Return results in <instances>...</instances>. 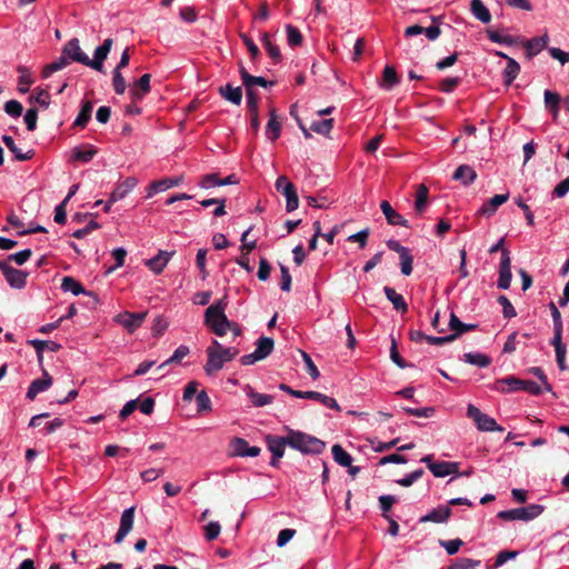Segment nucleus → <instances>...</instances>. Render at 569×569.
Segmentation results:
<instances>
[{"instance_id":"1","label":"nucleus","mask_w":569,"mask_h":569,"mask_svg":"<svg viewBox=\"0 0 569 569\" xmlns=\"http://www.w3.org/2000/svg\"><path fill=\"white\" fill-rule=\"evenodd\" d=\"M239 353L234 347L226 348L218 340H212L207 348V362L204 371L208 376H212L223 368L226 362L233 360Z\"/></svg>"},{"instance_id":"2","label":"nucleus","mask_w":569,"mask_h":569,"mask_svg":"<svg viewBox=\"0 0 569 569\" xmlns=\"http://www.w3.org/2000/svg\"><path fill=\"white\" fill-rule=\"evenodd\" d=\"M226 308V300L219 299L204 311V325L218 337H223L231 328V321L224 312Z\"/></svg>"},{"instance_id":"3","label":"nucleus","mask_w":569,"mask_h":569,"mask_svg":"<svg viewBox=\"0 0 569 569\" xmlns=\"http://www.w3.org/2000/svg\"><path fill=\"white\" fill-rule=\"evenodd\" d=\"M288 446L303 455H320L326 443L321 439L296 430H289L287 435Z\"/></svg>"},{"instance_id":"4","label":"nucleus","mask_w":569,"mask_h":569,"mask_svg":"<svg viewBox=\"0 0 569 569\" xmlns=\"http://www.w3.org/2000/svg\"><path fill=\"white\" fill-rule=\"evenodd\" d=\"M436 478H445L447 476H462L459 472L460 463L457 461H435L432 455H427L420 459ZM468 475V472H463Z\"/></svg>"},{"instance_id":"5","label":"nucleus","mask_w":569,"mask_h":569,"mask_svg":"<svg viewBox=\"0 0 569 569\" xmlns=\"http://www.w3.org/2000/svg\"><path fill=\"white\" fill-rule=\"evenodd\" d=\"M545 510V507L538 503L526 507L499 511L497 517L505 521L522 520L530 521L538 518Z\"/></svg>"},{"instance_id":"6","label":"nucleus","mask_w":569,"mask_h":569,"mask_svg":"<svg viewBox=\"0 0 569 569\" xmlns=\"http://www.w3.org/2000/svg\"><path fill=\"white\" fill-rule=\"evenodd\" d=\"M467 417L475 422L479 431H503V428L499 426L492 417L481 412V410L472 403H469L467 407Z\"/></svg>"},{"instance_id":"7","label":"nucleus","mask_w":569,"mask_h":569,"mask_svg":"<svg viewBox=\"0 0 569 569\" xmlns=\"http://www.w3.org/2000/svg\"><path fill=\"white\" fill-rule=\"evenodd\" d=\"M387 247L397 252L400 259L401 273L410 276L412 273L413 256L408 247L402 246L398 240L389 239L386 242Z\"/></svg>"},{"instance_id":"8","label":"nucleus","mask_w":569,"mask_h":569,"mask_svg":"<svg viewBox=\"0 0 569 569\" xmlns=\"http://www.w3.org/2000/svg\"><path fill=\"white\" fill-rule=\"evenodd\" d=\"M0 271L11 288L23 289L26 287L28 272L11 267L6 260H0Z\"/></svg>"},{"instance_id":"9","label":"nucleus","mask_w":569,"mask_h":569,"mask_svg":"<svg viewBox=\"0 0 569 569\" xmlns=\"http://www.w3.org/2000/svg\"><path fill=\"white\" fill-rule=\"evenodd\" d=\"M148 312H130L123 311L113 317L117 325L122 326L129 333H133L139 329L146 320Z\"/></svg>"},{"instance_id":"10","label":"nucleus","mask_w":569,"mask_h":569,"mask_svg":"<svg viewBox=\"0 0 569 569\" xmlns=\"http://www.w3.org/2000/svg\"><path fill=\"white\" fill-rule=\"evenodd\" d=\"M498 281L497 287L502 290H508L511 284L512 273H511V257L510 251L508 249L502 250V256L500 258L499 269H498Z\"/></svg>"},{"instance_id":"11","label":"nucleus","mask_w":569,"mask_h":569,"mask_svg":"<svg viewBox=\"0 0 569 569\" xmlns=\"http://www.w3.org/2000/svg\"><path fill=\"white\" fill-rule=\"evenodd\" d=\"M281 183H284V187L282 189V194L286 197V210L288 212H292L299 206V199H298L296 187L284 176H281L277 179V181H276L277 190L281 189Z\"/></svg>"},{"instance_id":"12","label":"nucleus","mask_w":569,"mask_h":569,"mask_svg":"<svg viewBox=\"0 0 569 569\" xmlns=\"http://www.w3.org/2000/svg\"><path fill=\"white\" fill-rule=\"evenodd\" d=\"M287 441H288L287 436L286 437H277V436L268 435L266 437V442H267L268 449L272 453V457L270 460L271 467L277 468L279 466V461L284 455L286 446H288Z\"/></svg>"},{"instance_id":"13","label":"nucleus","mask_w":569,"mask_h":569,"mask_svg":"<svg viewBox=\"0 0 569 569\" xmlns=\"http://www.w3.org/2000/svg\"><path fill=\"white\" fill-rule=\"evenodd\" d=\"M231 455L234 457H258L261 449L258 446H250L249 442L240 437H234L230 441Z\"/></svg>"},{"instance_id":"14","label":"nucleus","mask_w":569,"mask_h":569,"mask_svg":"<svg viewBox=\"0 0 569 569\" xmlns=\"http://www.w3.org/2000/svg\"><path fill=\"white\" fill-rule=\"evenodd\" d=\"M62 52L70 62H78L87 66L89 57L81 50L78 38L70 39L62 48Z\"/></svg>"},{"instance_id":"15","label":"nucleus","mask_w":569,"mask_h":569,"mask_svg":"<svg viewBox=\"0 0 569 569\" xmlns=\"http://www.w3.org/2000/svg\"><path fill=\"white\" fill-rule=\"evenodd\" d=\"M112 39L108 38L103 41L102 44L98 46L93 53V59L89 58V61H87V67H90L99 72L103 70V61L107 59L111 47H112Z\"/></svg>"},{"instance_id":"16","label":"nucleus","mask_w":569,"mask_h":569,"mask_svg":"<svg viewBox=\"0 0 569 569\" xmlns=\"http://www.w3.org/2000/svg\"><path fill=\"white\" fill-rule=\"evenodd\" d=\"M182 176L154 180L148 186L146 198L150 199L156 193L163 192L173 187H178L182 183Z\"/></svg>"},{"instance_id":"17","label":"nucleus","mask_w":569,"mask_h":569,"mask_svg":"<svg viewBox=\"0 0 569 569\" xmlns=\"http://www.w3.org/2000/svg\"><path fill=\"white\" fill-rule=\"evenodd\" d=\"M134 520V507L127 508L122 511L120 518V526L114 536V543H120L131 531Z\"/></svg>"},{"instance_id":"18","label":"nucleus","mask_w":569,"mask_h":569,"mask_svg":"<svg viewBox=\"0 0 569 569\" xmlns=\"http://www.w3.org/2000/svg\"><path fill=\"white\" fill-rule=\"evenodd\" d=\"M452 510L449 506L440 505L431 509L428 513L419 519V522L446 523L451 517Z\"/></svg>"},{"instance_id":"19","label":"nucleus","mask_w":569,"mask_h":569,"mask_svg":"<svg viewBox=\"0 0 569 569\" xmlns=\"http://www.w3.org/2000/svg\"><path fill=\"white\" fill-rule=\"evenodd\" d=\"M137 184L138 179L134 177H128L123 181L118 182L113 191L110 193L109 202L122 200L137 187Z\"/></svg>"},{"instance_id":"20","label":"nucleus","mask_w":569,"mask_h":569,"mask_svg":"<svg viewBox=\"0 0 569 569\" xmlns=\"http://www.w3.org/2000/svg\"><path fill=\"white\" fill-rule=\"evenodd\" d=\"M52 385V378L48 371L43 370L42 378L33 380L26 393L27 399L34 400L36 397L43 391H47Z\"/></svg>"},{"instance_id":"21","label":"nucleus","mask_w":569,"mask_h":569,"mask_svg":"<svg viewBox=\"0 0 569 569\" xmlns=\"http://www.w3.org/2000/svg\"><path fill=\"white\" fill-rule=\"evenodd\" d=\"M522 379H519L515 376H508L495 381L492 390L508 393L519 391L521 389Z\"/></svg>"},{"instance_id":"22","label":"nucleus","mask_w":569,"mask_h":569,"mask_svg":"<svg viewBox=\"0 0 569 569\" xmlns=\"http://www.w3.org/2000/svg\"><path fill=\"white\" fill-rule=\"evenodd\" d=\"M380 209L389 224L406 228L410 227L408 220L397 212L387 200L381 201Z\"/></svg>"},{"instance_id":"23","label":"nucleus","mask_w":569,"mask_h":569,"mask_svg":"<svg viewBox=\"0 0 569 569\" xmlns=\"http://www.w3.org/2000/svg\"><path fill=\"white\" fill-rule=\"evenodd\" d=\"M150 78L149 73H144L133 83L130 90L132 100H142L150 92Z\"/></svg>"},{"instance_id":"24","label":"nucleus","mask_w":569,"mask_h":569,"mask_svg":"<svg viewBox=\"0 0 569 569\" xmlns=\"http://www.w3.org/2000/svg\"><path fill=\"white\" fill-rule=\"evenodd\" d=\"M98 153V149L92 144L77 146L72 150L71 159L82 163L90 162L93 157Z\"/></svg>"},{"instance_id":"25","label":"nucleus","mask_w":569,"mask_h":569,"mask_svg":"<svg viewBox=\"0 0 569 569\" xmlns=\"http://www.w3.org/2000/svg\"><path fill=\"white\" fill-rule=\"evenodd\" d=\"M549 36L547 33L527 40V42L525 43L527 57L531 58L540 53L543 49L547 48Z\"/></svg>"},{"instance_id":"26","label":"nucleus","mask_w":569,"mask_h":569,"mask_svg":"<svg viewBox=\"0 0 569 569\" xmlns=\"http://www.w3.org/2000/svg\"><path fill=\"white\" fill-rule=\"evenodd\" d=\"M282 124L278 119L276 109L269 111V120L266 127V137L270 141H276L281 134Z\"/></svg>"},{"instance_id":"27","label":"nucleus","mask_w":569,"mask_h":569,"mask_svg":"<svg viewBox=\"0 0 569 569\" xmlns=\"http://www.w3.org/2000/svg\"><path fill=\"white\" fill-rule=\"evenodd\" d=\"M509 199V193L505 194H495L490 199H488L479 209V213L482 216H492L497 209Z\"/></svg>"},{"instance_id":"28","label":"nucleus","mask_w":569,"mask_h":569,"mask_svg":"<svg viewBox=\"0 0 569 569\" xmlns=\"http://www.w3.org/2000/svg\"><path fill=\"white\" fill-rule=\"evenodd\" d=\"M29 345H31L37 352V358L39 362H42L43 360V351L49 350L51 352H58L61 349V345L52 341V340H39V339H32L29 340Z\"/></svg>"},{"instance_id":"29","label":"nucleus","mask_w":569,"mask_h":569,"mask_svg":"<svg viewBox=\"0 0 569 569\" xmlns=\"http://www.w3.org/2000/svg\"><path fill=\"white\" fill-rule=\"evenodd\" d=\"M301 399H311V400L320 402L322 406H325L327 408L335 409L337 411L341 410L339 403L337 402V400L335 398L329 397V396L323 395L318 391H311V390L303 391Z\"/></svg>"},{"instance_id":"30","label":"nucleus","mask_w":569,"mask_h":569,"mask_svg":"<svg viewBox=\"0 0 569 569\" xmlns=\"http://www.w3.org/2000/svg\"><path fill=\"white\" fill-rule=\"evenodd\" d=\"M172 254H173L172 252L160 250L157 256H154L148 260L147 266L154 273L159 274L163 271V269L170 261V258L172 257Z\"/></svg>"},{"instance_id":"31","label":"nucleus","mask_w":569,"mask_h":569,"mask_svg":"<svg viewBox=\"0 0 569 569\" xmlns=\"http://www.w3.org/2000/svg\"><path fill=\"white\" fill-rule=\"evenodd\" d=\"M2 141L6 144V147L9 149V151L13 154L14 159L18 161L30 160L34 154L33 150H28L27 152H22V150L17 147V144L11 136L3 134Z\"/></svg>"},{"instance_id":"32","label":"nucleus","mask_w":569,"mask_h":569,"mask_svg":"<svg viewBox=\"0 0 569 569\" xmlns=\"http://www.w3.org/2000/svg\"><path fill=\"white\" fill-rule=\"evenodd\" d=\"M261 43L273 63H279L282 60L280 48L272 41L268 32L261 34Z\"/></svg>"},{"instance_id":"33","label":"nucleus","mask_w":569,"mask_h":569,"mask_svg":"<svg viewBox=\"0 0 569 569\" xmlns=\"http://www.w3.org/2000/svg\"><path fill=\"white\" fill-rule=\"evenodd\" d=\"M449 327L453 331L450 336L457 339L460 335L467 331H472L478 328L477 323H463L453 312L450 313Z\"/></svg>"},{"instance_id":"34","label":"nucleus","mask_w":569,"mask_h":569,"mask_svg":"<svg viewBox=\"0 0 569 569\" xmlns=\"http://www.w3.org/2000/svg\"><path fill=\"white\" fill-rule=\"evenodd\" d=\"M383 292L387 299L392 303L393 308L397 311L401 313H406L408 311V305L405 298L400 293H398L393 288L386 286L383 288Z\"/></svg>"},{"instance_id":"35","label":"nucleus","mask_w":569,"mask_h":569,"mask_svg":"<svg viewBox=\"0 0 569 569\" xmlns=\"http://www.w3.org/2000/svg\"><path fill=\"white\" fill-rule=\"evenodd\" d=\"M470 11L472 16L482 23H489L491 21V13L482 0H471Z\"/></svg>"},{"instance_id":"36","label":"nucleus","mask_w":569,"mask_h":569,"mask_svg":"<svg viewBox=\"0 0 569 569\" xmlns=\"http://www.w3.org/2000/svg\"><path fill=\"white\" fill-rule=\"evenodd\" d=\"M506 68L502 71V80L506 86H510L520 72V64L510 57H506Z\"/></svg>"},{"instance_id":"37","label":"nucleus","mask_w":569,"mask_h":569,"mask_svg":"<svg viewBox=\"0 0 569 569\" xmlns=\"http://www.w3.org/2000/svg\"><path fill=\"white\" fill-rule=\"evenodd\" d=\"M452 178L463 186H469L476 180L477 173L470 166L461 164L456 169Z\"/></svg>"},{"instance_id":"38","label":"nucleus","mask_w":569,"mask_h":569,"mask_svg":"<svg viewBox=\"0 0 569 569\" xmlns=\"http://www.w3.org/2000/svg\"><path fill=\"white\" fill-rule=\"evenodd\" d=\"M246 395H247V397L249 398V400L251 401V403H252L254 407H257V408L264 407V406H267V405L272 403V401H273V396L257 392V391H256L251 386H249V385L246 387Z\"/></svg>"},{"instance_id":"39","label":"nucleus","mask_w":569,"mask_h":569,"mask_svg":"<svg viewBox=\"0 0 569 569\" xmlns=\"http://www.w3.org/2000/svg\"><path fill=\"white\" fill-rule=\"evenodd\" d=\"M19 73L18 77V90L20 93H27L33 83V78L30 69L26 66H19L17 68Z\"/></svg>"},{"instance_id":"40","label":"nucleus","mask_w":569,"mask_h":569,"mask_svg":"<svg viewBox=\"0 0 569 569\" xmlns=\"http://www.w3.org/2000/svg\"><path fill=\"white\" fill-rule=\"evenodd\" d=\"M71 62L68 60V58L64 56L63 52H61V56L57 58L51 63H48L43 67L41 76L43 79H48L51 77L54 72L62 70L67 66H69Z\"/></svg>"},{"instance_id":"41","label":"nucleus","mask_w":569,"mask_h":569,"mask_svg":"<svg viewBox=\"0 0 569 569\" xmlns=\"http://www.w3.org/2000/svg\"><path fill=\"white\" fill-rule=\"evenodd\" d=\"M545 107L552 114L556 120L559 116L560 96L551 90H546L543 93Z\"/></svg>"},{"instance_id":"42","label":"nucleus","mask_w":569,"mask_h":569,"mask_svg":"<svg viewBox=\"0 0 569 569\" xmlns=\"http://www.w3.org/2000/svg\"><path fill=\"white\" fill-rule=\"evenodd\" d=\"M240 76L246 88H253V86H261L266 88L273 84V82L266 80L263 77L250 74L243 67L240 68Z\"/></svg>"},{"instance_id":"43","label":"nucleus","mask_w":569,"mask_h":569,"mask_svg":"<svg viewBox=\"0 0 569 569\" xmlns=\"http://www.w3.org/2000/svg\"><path fill=\"white\" fill-rule=\"evenodd\" d=\"M220 94L226 100H228L237 106H239L242 101L241 87H232L230 83H227L224 87L220 88Z\"/></svg>"},{"instance_id":"44","label":"nucleus","mask_w":569,"mask_h":569,"mask_svg":"<svg viewBox=\"0 0 569 569\" xmlns=\"http://www.w3.org/2000/svg\"><path fill=\"white\" fill-rule=\"evenodd\" d=\"M429 196V189L426 184L421 183L417 187L416 199H415V210L418 214L423 213L427 208Z\"/></svg>"},{"instance_id":"45","label":"nucleus","mask_w":569,"mask_h":569,"mask_svg":"<svg viewBox=\"0 0 569 569\" xmlns=\"http://www.w3.org/2000/svg\"><path fill=\"white\" fill-rule=\"evenodd\" d=\"M61 289L64 292H71L74 296L89 295L78 280L69 276L62 278Z\"/></svg>"},{"instance_id":"46","label":"nucleus","mask_w":569,"mask_h":569,"mask_svg":"<svg viewBox=\"0 0 569 569\" xmlns=\"http://www.w3.org/2000/svg\"><path fill=\"white\" fill-rule=\"evenodd\" d=\"M463 361L478 368H486L491 363L490 357L481 352H467Z\"/></svg>"},{"instance_id":"47","label":"nucleus","mask_w":569,"mask_h":569,"mask_svg":"<svg viewBox=\"0 0 569 569\" xmlns=\"http://www.w3.org/2000/svg\"><path fill=\"white\" fill-rule=\"evenodd\" d=\"M92 109H93V104L91 101H89V100L82 101L81 109L73 122V126L81 127V128L86 127L87 123L89 122V120L91 119Z\"/></svg>"},{"instance_id":"48","label":"nucleus","mask_w":569,"mask_h":569,"mask_svg":"<svg viewBox=\"0 0 569 569\" xmlns=\"http://www.w3.org/2000/svg\"><path fill=\"white\" fill-rule=\"evenodd\" d=\"M274 341L269 337H260L256 342L254 351L261 357V359H266L273 350Z\"/></svg>"},{"instance_id":"49","label":"nucleus","mask_w":569,"mask_h":569,"mask_svg":"<svg viewBox=\"0 0 569 569\" xmlns=\"http://www.w3.org/2000/svg\"><path fill=\"white\" fill-rule=\"evenodd\" d=\"M331 451H332V457L338 465H340L342 467H350V465L353 461V458L351 457V455L349 452H347L342 448V446L333 445Z\"/></svg>"},{"instance_id":"50","label":"nucleus","mask_w":569,"mask_h":569,"mask_svg":"<svg viewBox=\"0 0 569 569\" xmlns=\"http://www.w3.org/2000/svg\"><path fill=\"white\" fill-rule=\"evenodd\" d=\"M286 33H287V42H288L289 47L297 48L302 44L303 37L297 27H295L292 24H287Z\"/></svg>"},{"instance_id":"51","label":"nucleus","mask_w":569,"mask_h":569,"mask_svg":"<svg viewBox=\"0 0 569 569\" xmlns=\"http://www.w3.org/2000/svg\"><path fill=\"white\" fill-rule=\"evenodd\" d=\"M382 78H383V81L381 83V87L387 90L392 89L396 84L399 83V78L397 76V71L391 66L385 67Z\"/></svg>"},{"instance_id":"52","label":"nucleus","mask_w":569,"mask_h":569,"mask_svg":"<svg viewBox=\"0 0 569 569\" xmlns=\"http://www.w3.org/2000/svg\"><path fill=\"white\" fill-rule=\"evenodd\" d=\"M190 353V348L186 345H180L172 356L168 358L164 362H162L159 368H164L166 366L170 363H180L184 357H187Z\"/></svg>"},{"instance_id":"53","label":"nucleus","mask_w":569,"mask_h":569,"mask_svg":"<svg viewBox=\"0 0 569 569\" xmlns=\"http://www.w3.org/2000/svg\"><path fill=\"white\" fill-rule=\"evenodd\" d=\"M333 128V119L317 120L311 123L310 129L319 134L328 136Z\"/></svg>"},{"instance_id":"54","label":"nucleus","mask_w":569,"mask_h":569,"mask_svg":"<svg viewBox=\"0 0 569 569\" xmlns=\"http://www.w3.org/2000/svg\"><path fill=\"white\" fill-rule=\"evenodd\" d=\"M488 39L491 42L499 43V44H506V46H512L515 43V40L509 34H501L496 30L488 29L486 31Z\"/></svg>"},{"instance_id":"55","label":"nucleus","mask_w":569,"mask_h":569,"mask_svg":"<svg viewBox=\"0 0 569 569\" xmlns=\"http://www.w3.org/2000/svg\"><path fill=\"white\" fill-rule=\"evenodd\" d=\"M30 101L39 104L42 108H48L51 102V98L47 90L37 88L33 94H31Z\"/></svg>"},{"instance_id":"56","label":"nucleus","mask_w":569,"mask_h":569,"mask_svg":"<svg viewBox=\"0 0 569 569\" xmlns=\"http://www.w3.org/2000/svg\"><path fill=\"white\" fill-rule=\"evenodd\" d=\"M423 473H425L423 469H421V468L416 469L415 471L406 475L405 477L397 479L396 483L401 487H410L416 481H418L423 476Z\"/></svg>"},{"instance_id":"57","label":"nucleus","mask_w":569,"mask_h":569,"mask_svg":"<svg viewBox=\"0 0 569 569\" xmlns=\"http://www.w3.org/2000/svg\"><path fill=\"white\" fill-rule=\"evenodd\" d=\"M480 563V560L459 558L451 566H449L448 569H477Z\"/></svg>"},{"instance_id":"58","label":"nucleus","mask_w":569,"mask_h":569,"mask_svg":"<svg viewBox=\"0 0 569 569\" xmlns=\"http://www.w3.org/2000/svg\"><path fill=\"white\" fill-rule=\"evenodd\" d=\"M461 82L460 77H447L439 83V90L445 93H451Z\"/></svg>"},{"instance_id":"59","label":"nucleus","mask_w":569,"mask_h":569,"mask_svg":"<svg viewBox=\"0 0 569 569\" xmlns=\"http://www.w3.org/2000/svg\"><path fill=\"white\" fill-rule=\"evenodd\" d=\"M196 403L198 412L211 410V400L206 390H201L197 393Z\"/></svg>"},{"instance_id":"60","label":"nucleus","mask_w":569,"mask_h":569,"mask_svg":"<svg viewBox=\"0 0 569 569\" xmlns=\"http://www.w3.org/2000/svg\"><path fill=\"white\" fill-rule=\"evenodd\" d=\"M497 301L502 307V313L506 319H511L517 316L515 307L506 296H499Z\"/></svg>"},{"instance_id":"61","label":"nucleus","mask_w":569,"mask_h":569,"mask_svg":"<svg viewBox=\"0 0 569 569\" xmlns=\"http://www.w3.org/2000/svg\"><path fill=\"white\" fill-rule=\"evenodd\" d=\"M112 86H113V90L117 94L124 93L126 88H127L126 81H124V78L122 77L121 71H119L118 69H113V71H112Z\"/></svg>"},{"instance_id":"62","label":"nucleus","mask_w":569,"mask_h":569,"mask_svg":"<svg viewBox=\"0 0 569 569\" xmlns=\"http://www.w3.org/2000/svg\"><path fill=\"white\" fill-rule=\"evenodd\" d=\"M396 502L397 498L392 495H382L379 497V506L385 518L389 517L387 513L391 510Z\"/></svg>"},{"instance_id":"63","label":"nucleus","mask_w":569,"mask_h":569,"mask_svg":"<svg viewBox=\"0 0 569 569\" xmlns=\"http://www.w3.org/2000/svg\"><path fill=\"white\" fill-rule=\"evenodd\" d=\"M198 186L202 189L220 187V178L216 173L204 174L198 182Z\"/></svg>"},{"instance_id":"64","label":"nucleus","mask_w":569,"mask_h":569,"mask_svg":"<svg viewBox=\"0 0 569 569\" xmlns=\"http://www.w3.org/2000/svg\"><path fill=\"white\" fill-rule=\"evenodd\" d=\"M220 531V523L218 521H210L207 526H204V538L208 541H212L219 537Z\"/></svg>"}]
</instances>
